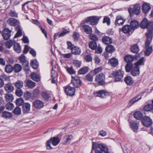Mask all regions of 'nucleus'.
Instances as JSON below:
<instances>
[{"mask_svg": "<svg viewBox=\"0 0 153 153\" xmlns=\"http://www.w3.org/2000/svg\"><path fill=\"white\" fill-rule=\"evenodd\" d=\"M124 74V71L121 70L115 71L111 74L115 77V81L116 82L122 81Z\"/></svg>", "mask_w": 153, "mask_h": 153, "instance_id": "f257e3e1", "label": "nucleus"}, {"mask_svg": "<svg viewBox=\"0 0 153 153\" xmlns=\"http://www.w3.org/2000/svg\"><path fill=\"white\" fill-rule=\"evenodd\" d=\"M59 138L57 137H54L51 138V139L47 141L46 144L47 148L48 149H52L51 146V143L52 145L54 146H56L58 144L59 142Z\"/></svg>", "mask_w": 153, "mask_h": 153, "instance_id": "f03ea898", "label": "nucleus"}, {"mask_svg": "<svg viewBox=\"0 0 153 153\" xmlns=\"http://www.w3.org/2000/svg\"><path fill=\"white\" fill-rule=\"evenodd\" d=\"M148 31L146 34L147 39L152 40V32L153 30V22H150L148 23L147 27Z\"/></svg>", "mask_w": 153, "mask_h": 153, "instance_id": "7ed1b4c3", "label": "nucleus"}, {"mask_svg": "<svg viewBox=\"0 0 153 153\" xmlns=\"http://www.w3.org/2000/svg\"><path fill=\"white\" fill-rule=\"evenodd\" d=\"M152 40L147 39L146 42L145 48L146 50L145 53V56H149L152 53V48L151 46H149L151 41Z\"/></svg>", "mask_w": 153, "mask_h": 153, "instance_id": "20e7f679", "label": "nucleus"}, {"mask_svg": "<svg viewBox=\"0 0 153 153\" xmlns=\"http://www.w3.org/2000/svg\"><path fill=\"white\" fill-rule=\"evenodd\" d=\"M140 7L139 5L136 4L134 5L133 8H129L128 10L131 16H133L134 13L138 15L140 13Z\"/></svg>", "mask_w": 153, "mask_h": 153, "instance_id": "39448f33", "label": "nucleus"}, {"mask_svg": "<svg viewBox=\"0 0 153 153\" xmlns=\"http://www.w3.org/2000/svg\"><path fill=\"white\" fill-rule=\"evenodd\" d=\"M71 77V82L75 88H78L81 85L82 82L79 78L73 76Z\"/></svg>", "mask_w": 153, "mask_h": 153, "instance_id": "423d86ee", "label": "nucleus"}, {"mask_svg": "<svg viewBox=\"0 0 153 153\" xmlns=\"http://www.w3.org/2000/svg\"><path fill=\"white\" fill-rule=\"evenodd\" d=\"M99 20V19L97 16H90L85 19V22L86 23H90V25H94L97 23Z\"/></svg>", "mask_w": 153, "mask_h": 153, "instance_id": "0eeeda50", "label": "nucleus"}, {"mask_svg": "<svg viewBox=\"0 0 153 153\" xmlns=\"http://www.w3.org/2000/svg\"><path fill=\"white\" fill-rule=\"evenodd\" d=\"M105 75L102 73L97 75L95 77V81L97 82L100 85H103L105 84Z\"/></svg>", "mask_w": 153, "mask_h": 153, "instance_id": "6e6552de", "label": "nucleus"}, {"mask_svg": "<svg viewBox=\"0 0 153 153\" xmlns=\"http://www.w3.org/2000/svg\"><path fill=\"white\" fill-rule=\"evenodd\" d=\"M32 106L37 109H40L44 106V103L39 100H36L33 102Z\"/></svg>", "mask_w": 153, "mask_h": 153, "instance_id": "1a4fd4ad", "label": "nucleus"}, {"mask_svg": "<svg viewBox=\"0 0 153 153\" xmlns=\"http://www.w3.org/2000/svg\"><path fill=\"white\" fill-rule=\"evenodd\" d=\"M141 121L143 124L146 127L150 126L152 123V120L148 116H144Z\"/></svg>", "mask_w": 153, "mask_h": 153, "instance_id": "9d476101", "label": "nucleus"}, {"mask_svg": "<svg viewBox=\"0 0 153 153\" xmlns=\"http://www.w3.org/2000/svg\"><path fill=\"white\" fill-rule=\"evenodd\" d=\"M65 92L67 95L72 96L74 95L75 89L72 87L68 86L66 88L65 90Z\"/></svg>", "mask_w": 153, "mask_h": 153, "instance_id": "9b49d317", "label": "nucleus"}, {"mask_svg": "<svg viewBox=\"0 0 153 153\" xmlns=\"http://www.w3.org/2000/svg\"><path fill=\"white\" fill-rule=\"evenodd\" d=\"M11 31L7 28H4L3 31L2 36L4 39L7 40L10 38L11 36Z\"/></svg>", "mask_w": 153, "mask_h": 153, "instance_id": "f8f14e48", "label": "nucleus"}, {"mask_svg": "<svg viewBox=\"0 0 153 153\" xmlns=\"http://www.w3.org/2000/svg\"><path fill=\"white\" fill-rule=\"evenodd\" d=\"M126 20L121 16H117L115 22V25L117 26L122 25L125 22Z\"/></svg>", "mask_w": 153, "mask_h": 153, "instance_id": "ddd939ff", "label": "nucleus"}, {"mask_svg": "<svg viewBox=\"0 0 153 153\" xmlns=\"http://www.w3.org/2000/svg\"><path fill=\"white\" fill-rule=\"evenodd\" d=\"M142 94H139L137 96L134 97L128 103V105L130 106L131 105L135 102H137L141 98L142 94Z\"/></svg>", "mask_w": 153, "mask_h": 153, "instance_id": "4468645a", "label": "nucleus"}, {"mask_svg": "<svg viewBox=\"0 0 153 153\" xmlns=\"http://www.w3.org/2000/svg\"><path fill=\"white\" fill-rule=\"evenodd\" d=\"M97 94V96L100 98H103L106 96L109 95V93L104 90H101L97 91L96 93Z\"/></svg>", "mask_w": 153, "mask_h": 153, "instance_id": "2eb2a0df", "label": "nucleus"}, {"mask_svg": "<svg viewBox=\"0 0 153 153\" xmlns=\"http://www.w3.org/2000/svg\"><path fill=\"white\" fill-rule=\"evenodd\" d=\"M7 22L11 26H15L18 25L19 22L15 19L10 18L7 20Z\"/></svg>", "mask_w": 153, "mask_h": 153, "instance_id": "dca6fc26", "label": "nucleus"}, {"mask_svg": "<svg viewBox=\"0 0 153 153\" xmlns=\"http://www.w3.org/2000/svg\"><path fill=\"white\" fill-rule=\"evenodd\" d=\"M30 104L28 103H24L22 105L23 111L25 113H27L30 111Z\"/></svg>", "mask_w": 153, "mask_h": 153, "instance_id": "f3484780", "label": "nucleus"}, {"mask_svg": "<svg viewBox=\"0 0 153 153\" xmlns=\"http://www.w3.org/2000/svg\"><path fill=\"white\" fill-rule=\"evenodd\" d=\"M108 62L111 66L115 67L118 65V61L117 59L113 58L109 60Z\"/></svg>", "mask_w": 153, "mask_h": 153, "instance_id": "a211bd4d", "label": "nucleus"}, {"mask_svg": "<svg viewBox=\"0 0 153 153\" xmlns=\"http://www.w3.org/2000/svg\"><path fill=\"white\" fill-rule=\"evenodd\" d=\"M5 91L7 93H10L13 91L14 89V87L10 83L6 84L4 87Z\"/></svg>", "mask_w": 153, "mask_h": 153, "instance_id": "6ab92c4d", "label": "nucleus"}, {"mask_svg": "<svg viewBox=\"0 0 153 153\" xmlns=\"http://www.w3.org/2000/svg\"><path fill=\"white\" fill-rule=\"evenodd\" d=\"M139 68V67L135 66L131 71V74L133 76H138L140 74Z\"/></svg>", "mask_w": 153, "mask_h": 153, "instance_id": "aec40b11", "label": "nucleus"}, {"mask_svg": "<svg viewBox=\"0 0 153 153\" xmlns=\"http://www.w3.org/2000/svg\"><path fill=\"white\" fill-rule=\"evenodd\" d=\"M151 9V7L149 4L144 3L143 5L142 10L143 13H147Z\"/></svg>", "mask_w": 153, "mask_h": 153, "instance_id": "412c9836", "label": "nucleus"}, {"mask_svg": "<svg viewBox=\"0 0 153 153\" xmlns=\"http://www.w3.org/2000/svg\"><path fill=\"white\" fill-rule=\"evenodd\" d=\"M102 41V42L106 45L111 44L112 42V39L107 36H104L103 37Z\"/></svg>", "mask_w": 153, "mask_h": 153, "instance_id": "4be33fe9", "label": "nucleus"}, {"mask_svg": "<svg viewBox=\"0 0 153 153\" xmlns=\"http://www.w3.org/2000/svg\"><path fill=\"white\" fill-rule=\"evenodd\" d=\"M139 24L137 21L133 20L131 22L130 26L131 29H135L138 27Z\"/></svg>", "mask_w": 153, "mask_h": 153, "instance_id": "5701e85b", "label": "nucleus"}, {"mask_svg": "<svg viewBox=\"0 0 153 153\" xmlns=\"http://www.w3.org/2000/svg\"><path fill=\"white\" fill-rule=\"evenodd\" d=\"M83 29L85 32L88 34H91L92 32V28L89 26L84 25L82 26Z\"/></svg>", "mask_w": 153, "mask_h": 153, "instance_id": "b1692460", "label": "nucleus"}, {"mask_svg": "<svg viewBox=\"0 0 153 153\" xmlns=\"http://www.w3.org/2000/svg\"><path fill=\"white\" fill-rule=\"evenodd\" d=\"M31 78L34 81L39 82L40 81V77L39 75L35 73H32L30 75Z\"/></svg>", "mask_w": 153, "mask_h": 153, "instance_id": "393cba45", "label": "nucleus"}, {"mask_svg": "<svg viewBox=\"0 0 153 153\" xmlns=\"http://www.w3.org/2000/svg\"><path fill=\"white\" fill-rule=\"evenodd\" d=\"M131 30L130 26L128 25L123 26L121 29L122 31L125 33H129Z\"/></svg>", "mask_w": 153, "mask_h": 153, "instance_id": "a878e982", "label": "nucleus"}, {"mask_svg": "<svg viewBox=\"0 0 153 153\" xmlns=\"http://www.w3.org/2000/svg\"><path fill=\"white\" fill-rule=\"evenodd\" d=\"M145 61L144 57H141L140 59L135 64V66L139 67V66L144 65V62Z\"/></svg>", "mask_w": 153, "mask_h": 153, "instance_id": "bb28decb", "label": "nucleus"}, {"mask_svg": "<svg viewBox=\"0 0 153 153\" xmlns=\"http://www.w3.org/2000/svg\"><path fill=\"white\" fill-rule=\"evenodd\" d=\"M26 85L29 88H32L35 86V83L30 80L28 79L26 82Z\"/></svg>", "mask_w": 153, "mask_h": 153, "instance_id": "cd10ccee", "label": "nucleus"}, {"mask_svg": "<svg viewBox=\"0 0 153 153\" xmlns=\"http://www.w3.org/2000/svg\"><path fill=\"white\" fill-rule=\"evenodd\" d=\"M125 82L128 85H131L133 83V80L130 76H127L124 79Z\"/></svg>", "mask_w": 153, "mask_h": 153, "instance_id": "c85d7f7f", "label": "nucleus"}, {"mask_svg": "<svg viewBox=\"0 0 153 153\" xmlns=\"http://www.w3.org/2000/svg\"><path fill=\"white\" fill-rule=\"evenodd\" d=\"M71 51L72 53L75 55H79L81 52L80 49L76 46H74Z\"/></svg>", "mask_w": 153, "mask_h": 153, "instance_id": "c756f323", "label": "nucleus"}, {"mask_svg": "<svg viewBox=\"0 0 153 153\" xmlns=\"http://www.w3.org/2000/svg\"><path fill=\"white\" fill-rule=\"evenodd\" d=\"M13 48L15 51L18 53H20L21 51V47L19 43H15Z\"/></svg>", "mask_w": 153, "mask_h": 153, "instance_id": "7c9ffc66", "label": "nucleus"}, {"mask_svg": "<svg viewBox=\"0 0 153 153\" xmlns=\"http://www.w3.org/2000/svg\"><path fill=\"white\" fill-rule=\"evenodd\" d=\"M2 117L6 119H10L12 117V114L10 112L4 111L2 113Z\"/></svg>", "mask_w": 153, "mask_h": 153, "instance_id": "2f4dec72", "label": "nucleus"}, {"mask_svg": "<svg viewBox=\"0 0 153 153\" xmlns=\"http://www.w3.org/2000/svg\"><path fill=\"white\" fill-rule=\"evenodd\" d=\"M5 98L6 101L8 102H10L13 100V96L11 94H5Z\"/></svg>", "mask_w": 153, "mask_h": 153, "instance_id": "473e14b6", "label": "nucleus"}, {"mask_svg": "<svg viewBox=\"0 0 153 153\" xmlns=\"http://www.w3.org/2000/svg\"><path fill=\"white\" fill-rule=\"evenodd\" d=\"M88 71V67H85L80 69L78 71V73L80 74H86Z\"/></svg>", "mask_w": 153, "mask_h": 153, "instance_id": "72a5a7b5", "label": "nucleus"}, {"mask_svg": "<svg viewBox=\"0 0 153 153\" xmlns=\"http://www.w3.org/2000/svg\"><path fill=\"white\" fill-rule=\"evenodd\" d=\"M15 86L17 89L21 88L23 86V82L20 80H18L15 82Z\"/></svg>", "mask_w": 153, "mask_h": 153, "instance_id": "f704fd0d", "label": "nucleus"}, {"mask_svg": "<svg viewBox=\"0 0 153 153\" xmlns=\"http://www.w3.org/2000/svg\"><path fill=\"white\" fill-rule=\"evenodd\" d=\"M130 124L131 127L134 131L136 132H137L138 129V124L133 122H131Z\"/></svg>", "mask_w": 153, "mask_h": 153, "instance_id": "c9c22d12", "label": "nucleus"}, {"mask_svg": "<svg viewBox=\"0 0 153 153\" xmlns=\"http://www.w3.org/2000/svg\"><path fill=\"white\" fill-rule=\"evenodd\" d=\"M148 23V22L147 19H144L141 22L140 27L142 28L143 29L146 28Z\"/></svg>", "mask_w": 153, "mask_h": 153, "instance_id": "e433bc0d", "label": "nucleus"}, {"mask_svg": "<svg viewBox=\"0 0 153 153\" xmlns=\"http://www.w3.org/2000/svg\"><path fill=\"white\" fill-rule=\"evenodd\" d=\"M134 117L136 119L140 120L142 118L143 115L140 111H138L134 113Z\"/></svg>", "mask_w": 153, "mask_h": 153, "instance_id": "4c0bfd02", "label": "nucleus"}, {"mask_svg": "<svg viewBox=\"0 0 153 153\" xmlns=\"http://www.w3.org/2000/svg\"><path fill=\"white\" fill-rule=\"evenodd\" d=\"M19 60L22 65H26L28 64V62L25 60V56L24 55H22L19 57Z\"/></svg>", "mask_w": 153, "mask_h": 153, "instance_id": "58836bf2", "label": "nucleus"}, {"mask_svg": "<svg viewBox=\"0 0 153 153\" xmlns=\"http://www.w3.org/2000/svg\"><path fill=\"white\" fill-rule=\"evenodd\" d=\"M16 29L17 31V32L15 36V37H18L22 36V30L20 28V26H18L17 27H16Z\"/></svg>", "mask_w": 153, "mask_h": 153, "instance_id": "ea45409f", "label": "nucleus"}, {"mask_svg": "<svg viewBox=\"0 0 153 153\" xmlns=\"http://www.w3.org/2000/svg\"><path fill=\"white\" fill-rule=\"evenodd\" d=\"M143 109L146 111H151L153 109V105L151 104H148L144 106Z\"/></svg>", "mask_w": 153, "mask_h": 153, "instance_id": "a19ab883", "label": "nucleus"}, {"mask_svg": "<svg viewBox=\"0 0 153 153\" xmlns=\"http://www.w3.org/2000/svg\"><path fill=\"white\" fill-rule=\"evenodd\" d=\"M105 50L107 52L112 53L115 50V49L113 45H110L106 47Z\"/></svg>", "mask_w": 153, "mask_h": 153, "instance_id": "79ce46f5", "label": "nucleus"}, {"mask_svg": "<svg viewBox=\"0 0 153 153\" xmlns=\"http://www.w3.org/2000/svg\"><path fill=\"white\" fill-rule=\"evenodd\" d=\"M133 57L130 55H126L124 57V60L127 63H130L133 61Z\"/></svg>", "mask_w": 153, "mask_h": 153, "instance_id": "37998d69", "label": "nucleus"}, {"mask_svg": "<svg viewBox=\"0 0 153 153\" xmlns=\"http://www.w3.org/2000/svg\"><path fill=\"white\" fill-rule=\"evenodd\" d=\"M22 68V66L20 65L19 64H16L13 68V70L15 72L18 73L21 70Z\"/></svg>", "mask_w": 153, "mask_h": 153, "instance_id": "c03bdc74", "label": "nucleus"}, {"mask_svg": "<svg viewBox=\"0 0 153 153\" xmlns=\"http://www.w3.org/2000/svg\"><path fill=\"white\" fill-rule=\"evenodd\" d=\"M30 65L34 69H36L38 67V62L36 60H33L31 62Z\"/></svg>", "mask_w": 153, "mask_h": 153, "instance_id": "a18cd8bd", "label": "nucleus"}, {"mask_svg": "<svg viewBox=\"0 0 153 153\" xmlns=\"http://www.w3.org/2000/svg\"><path fill=\"white\" fill-rule=\"evenodd\" d=\"M131 51L134 53H137L139 51L138 46L137 45L132 46L131 47Z\"/></svg>", "mask_w": 153, "mask_h": 153, "instance_id": "49530a36", "label": "nucleus"}, {"mask_svg": "<svg viewBox=\"0 0 153 153\" xmlns=\"http://www.w3.org/2000/svg\"><path fill=\"white\" fill-rule=\"evenodd\" d=\"M102 70L101 67H98L91 71V73L93 75H96L97 74L100 72Z\"/></svg>", "mask_w": 153, "mask_h": 153, "instance_id": "de8ad7c7", "label": "nucleus"}, {"mask_svg": "<svg viewBox=\"0 0 153 153\" xmlns=\"http://www.w3.org/2000/svg\"><path fill=\"white\" fill-rule=\"evenodd\" d=\"M73 136L71 135H68L66 136L64 139V143L65 144L68 142H70L72 139Z\"/></svg>", "mask_w": 153, "mask_h": 153, "instance_id": "09e8293b", "label": "nucleus"}, {"mask_svg": "<svg viewBox=\"0 0 153 153\" xmlns=\"http://www.w3.org/2000/svg\"><path fill=\"white\" fill-rule=\"evenodd\" d=\"M89 47L92 50H95L97 48L96 42L94 41H92L89 43Z\"/></svg>", "mask_w": 153, "mask_h": 153, "instance_id": "8fccbe9b", "label": "nucleus"}, {"mask_svg": "<svg viewBox=\"0 0 153 153\" xmlns=\"http://www.w3.org/2000/svg\"><path fill=\"white\" fill-rule=\"evenodd\" d=\"M15 43L14 41L11 40H9L6 42L5 43L6 46L8 48H10L13 45H14Z\"/></svg>", "mask_w": 153, "mask_h": 153, "instance_id": "3c124183", "label": "nucleus"}, {"mask_svg": "<svg viewBox=\"0 0 153 153\" xmlns=\"http://www.w3.org/2000/svg\"><path fill=\"white\" fill-rule=\"evenodd\" d=\"M13 70V68L10 65H7L5 67V71L7 73H11Z\"/></svg>", "mask_w": 153, "mask_h": 153, "instance_id": "603ef678", "label": "nucleus"}, {"mask_svg": "<svg viewBox=\"0 0 153 153\" xmlns=\"http://www.w3.org/2000/svg\"><path fill=\"white\" fill-rule=\"evenodd\" d=\"M13 113L16 115H19L21 114V109L19 107H16L13 110Z\"/></svg>", "mask_w": 153, "mask_h": 153, "instance_id": "864d4df0", "label": "nucleus"}, {"mask_svg": "<svg viewBox=\"0 0 153 153\" xmlns=\"http://www.w3.org/2000/svg\"><path fill=\"white\" fill-rule=\"evenodd\" d=\"M5 107L7 110H11L13 109L14 107V106L13 103L10 102H8L6 105Z\"/></svg>", "mask_w": 153, "mask_h": 153, "instance_id": "5fc2aeb1", "label": "nucleus"}, {"mask_svg": "<svg viewBox=\"0 0 153 153\" xmlns=\"http://www.w3.org/2000/svg\"><path fill=\"white\" fill-rule=\"evenodd\" d=\"M132 64L131 63L127 64L125 66V69L126 71L127 72H129L132 67Z\"/></svg>", "mask_w": 153, "mask_h": 153, "instance_id": "6e6d98bb", "label": "nucleus"}, {"mask_svg": "<svg viewBox=\"0 0 153 153\" xmlns=\"http://www.w3.org/2000/svg\"><path fill=\"white\" fill-rule=\"evenodd\" d=\"M24 101L22 98H20L17 99L16 101V103L18 105H21L23 104Z\"/></svg>", "mask_w": 153, "mask_h": 153, "instance_id": "4d7b16f0", "label": "nucleus"}, {"mask_svg": "<svg viewBox=\"0 0 153 153\" xmlns=\"http://www.w3.org/2000/svg\"><path fill=\"white\" fill-rule=\"evenodd\" d=\"M89 38L91 40H93V41L95 42L98 40L97 36L94 34H91L90 35Z\"/></svg>", "mask_w": 153, "mask_h": 153, "instance_id": "13d9d810", "label": "nucleus"}, {"mask_svg": "<svg viewBox=\"0 0 153 153\" xmlns=\"http://www.w3.org/2000/svg\"><path fill=\"white\" fill-rule=\"evenodd\" d=\"M66 70L70 74H73L75 73V71L73 69L72 67H67Z\"/></svg>", "mask_w": 153, "mask_h": 153, "instance_id": "bf43d9fd", "label": "nucleus"}, {"mask_svg": "<svg viewBox=\"0 0 153 153\" xmlns=\"http://www.w3.org/2000/svg\"><path fill=\"white\" fill-rule=\"evenodd\" d=\"M9 15L13 17H17V13L14 10H11L9 13Z\"/></svg>", "mask_w": 153, "mask_h": 153, "instance_id": "052dcab7", "label": "nucleus"}, {"mask_svg": "<svg viewBox=\"0 0 153 153\" xmlns=\"http://www.w3.org/2000/svg\"><path fill=\"white\" fill-rule=\"evenodd\" d=\"M16 94L19 97L21 96L23 94V92L21 88L17 89L16 91Z\"/></svg>", "mask_w": 153, "mask_h": 153, "instance_id": "680f3d73", "label": "nucleus"}, {"mask_svg": "<svg viewBox=\"0 0 153 153\" xmlns=\"http://www.w3.org/2000/svg\"><path fill=\"white\" fill-rule=\"evenodd\" d=\"M41 96L45 99L47 100L49 98V95L46 92H42L41 93Z\"/></svg>", "mask_w": 153, "mask_h": 153, "instance_id": "e2e57ef3", "label": "nucleus"}, {"mask_svg": "<svg viewBox=\"0 0 153 153\" xmlns=\"http://www.w3.org/2000/svg\"><path fill=\"white\" fill-rule=\"evenodd\" d=\"M85 77L86 80L89 82H92L93 80V76L90 74H88Z\"/></svg>", "mask_w": 153, "mask_h": 153, "instance_id": "0e129e2a", "label": "nucleus"}, {"mask_svg": "<svg viewBox=\"0 0 153 153\" xmlns=\"http://www.w3.org/2000/svg\"><path fill=\"white\" fill-rule=\"evenodd\" d=\"M24 97L26 100H28L31 97V94L29 92H27L24 94Z\"/></svg>", "mask_w": 153, "mask_h": 153, "instance_id": "69168bd1", "label": "nucleus"}, {"mask_svg": "<svg viewBox=\"0 0 153 153\" xmlns=\"http://www.w3.org/2000/svg\"><path fill=\"white\" fill-rule=\"evenodd\" d=\"M73 63L75 66L79 68L80 66L81 62L80 61L78 60H74L73 61Z\"/></svg>", "mask_w": 153, "mask_h": 153, "instance_id": "338daca9", "label": "nucleus"}, {"mask_svg": "<svg viewBox=\"0 0 153 153\" xmlns=\"http://www.w3.org/2000/svg\"><path fill=\"white\" fill-rule=\"evenodd\" d=\"M92 58L90 55H86L85 57V60L88 62H90L92 61Z\"/></svg>", "mask_w": 153, "mask_h": 153, "instance_id": "774afa93", "label": "nucleus"}]
</instances>
